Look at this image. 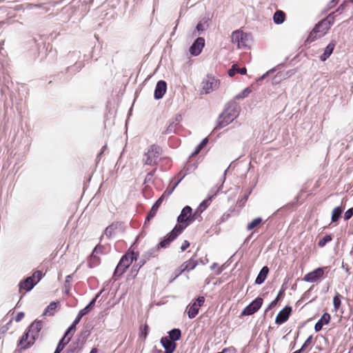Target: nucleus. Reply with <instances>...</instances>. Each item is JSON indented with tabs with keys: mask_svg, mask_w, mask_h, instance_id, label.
Returning a JSON list of instances; mask_svg holds the SVG:
<instances>
[{
	"mask_svg": "<svg viewBox=\"0 0 353 353\" xmlns=\"http://www.w3.org/2000/svg\"><path fill=\"white\" fill-rule=\"evenodd\" d=\"M87 59L86 54H81L79 50L70 51L63 59L64 64L68 65L64 72L59 74L60 79L62 76H67L63 79V81H69L72 76L78 73L84 66Z\"/></svg>",
	"mask_w": 353,
	"mask_h": 353,
	"instance_id": "nucleus-1",
	"label": "nucleus"
},
{
	"mask_svg": "<svg viewBox=\"0 0 353 353\" xmlns=\"http://www.w3.org/2000/svg\"><path fill=\"white\" fill-rule=\"evenodd\" d=\"M239 112L240 105L234 101H229L219 115L215 129H221L230 124L238 117Z\"/></svg>",
	"mask_w": 353,
	"mask_h": 353,
	"instance_id": "nucleus-2",
	"label": "nucleus"
},
{
	"mask_svg": "<svg viewBox=\"0 0 353 353\" xmlns=\"http://www.w3.org/2000/svg\"><path fill=\"white\" fill-rule=\"evenodd\" d=\"M138 256V252H135L134 251L127 252L123 255L114 269L113 276H121L125 272L130 265L134 261L137 260Z\"/></svg>",
	"mask_w": 353,
	"mask_h": 353,
	"instance_id": "nucleus-3",
	"label": "nucleus"
},
{
	"mask_svg": "<svg viewBox=\"0 0 353 353\" xmlns=\"http://www.w3.org/2000/svg\"><path fill=\"white\" fill-rule=\"evenodd\" d=\"M232 42L236 44L238 48L249 49L252 41V34L236 30L231 35Z\"/></svg>",
	"mask_w": 353,
	"mask_h": 353,
	"instance_id": "nucleus-4",
	"label": "nucleus"
},
{
	"mask_svg": "<svg viewBox=\"0 0 353 353\" xmlns=\"http://www.w3.org/2000/svg\"><path fill=\"white\" fill-rule=\"evenodd\" d=\"M43 276V274L41 270H36L31 276L21 281L19 288L20 290L23 289L26 292H30L42 279Z\"/></svg>",
	"mask_w": 353,
	"mask_h": 353,
	"instance_id": "nucleus-5",
	"label": "nucleus"
},
{
	"mask_svg": "<svg viewBox=\"0 0 353 353\" xmlns=\"http://www.w3.org/2000/svg\"><path fill=\"white\" fill-rule=\"evenodd\" d=\"M43 322L41 320L36 319L30 323L27 330L30 333V339L27 343L22 346L21 350H27L31 347L39 336V333L43 327Z\"/></svg>",
	"mask_w": 353,
	"mask_h": 353,
	"instance_id": "nucleus-6",
	"label": "nucleus"
},
{
	"mask_svg": "<svg viewBox=\"0 0 353 353\" xmlns=\"http://www.w3.org/2000/svg\"><path fill=\"white\" fill-rule=\"evenodd\" d=\"M195 219L196 217H194L192 213V208L189 205H186L182 209L180 214L178 216L176 219L178 224L176 225L182 227L183 231Z\"/></svg>",
	"mask_w": 353,
	"mask_h": 353,
	"instance_id": "nucleus-7",
	"label": "nucleus"
},
{
	"mask_svg": "<svg viewBox=\"0 0 353 353\" xmlns=\"http://www.w3.org/2000/svg\"><path fill=\"white\" fill-rule=\"evenodd\" d=\"M161 151V148L158 145L153 144L150 145L148 149V151L144 154V163L149 165L157 164L158 159Z\"/></svg>",
	"mask_w": 353,
	"mask_h": 353,
	"instance_id": "nucleus-8",
	"label": "nucleus"
},
{
	"mask_svg": "<svg viewBox=\"0 0 353 353\" xmlns=\"http://www.w3.org/2000/svg\"><path fill=\"white\" fill-rule=\"evenodd\" d=\"M183 232L182 227L175 225L173 229L168 233L165 236L161 239L159 244V248H166L169 245L175 240Z\"/></svg>",
	"mask_w": 353,
	"mask_h": 353,
	"instance_id": "nucleus-9",
	"label": "nucleus"
},
{
	"mask_svg": "<svg viewBox=\"0 0 353 353\" xmlns=\"http://www.w3.org/2000/svg\"><path fill=\"white\" fill-rule=\"evenodd\" d=\"M263 299L258 296L248 305L241 312L243 316H250L256 313L262 306Z\"/></svg>",
	"mask_w": 353,
	"mask_h": 353,
	"instance_id": "nucleus-10",
	"label": "nucleus"
},
{
	"mask_svg": "<svg viewBox=\"0 0 353 353\" xmlns=\"http://www.w3.org/2000/svg\"><path fill=\"white\" fill-rule=\"evenodd\" d=\"M219 81L212 76L208 75L207 79L202 82V90L205 94H209L218 88Z\"/></svg>",
	"mask_w": 353,
	"mask_h": 353,
	"instance_id": "nucleus-11",
	"label": "nucleus"
},
{
	"mask_svg": "<svg viewBox=\"0 0 353 353\" xmlns=\"http://www.w3.org/2000/svg\"><path fill=\"white\" fill-rule=\"evenodd\" d=\"M205 47V39L198 37L192 43L189 48V52L192 56L196 57L199 55Z\"/></svg>",
	"mask_w": 353,
	"mask_h": 353,
	"instance_id": "nucleus-12",
	"label": "nucleus"
},
{
	"mask_svg": "<svg viewBox=\"0 0 353 353\" xmlns=\"http://www.w3.org/2000/svg\"><path fill=\"white\" fill-rule=\"evenodd\" d=\"M292 308L290 305L284 307L277 314L275 319V323L281 325L286 322L291 315Z\"/></svg>",
	"mask_w": 353,
	"mask_h": 353,
	"instance_id": "nucleus-13",
	"label": "nucleus"
},
{
	"mask_svg": "<svg viewBox=\"0 0 353 353\" xmlns=\"http://www.w3.org/2000/svg\"><path fill=\"white\" fill-rule=\"evenodd\" d=\"M324 274V268H318L313 271L308 272L303 277V281L309 283L316 282Z\"/></svg>",
	"mask_w": 353,
	"mask_h": 353,
	"instance_id": "nucleus-14",
	"label": "nucleus"
},
{
	"mask_svg": "<svg viewBox=\"0 0 353 353\" xmlns=\"http://www.w3.org/2000/svg\"><path fill=\"white\" fill-rule=\"evenodd\" d=\"M167 90V83L163 80H160L157 83L154 92V98L156 100L162 99Z\"/></svg>",
	"mask_w": 353,
	"mask_h": 353,
	"instance_id": "nucleus-15",
	"label": "nucleus"
},
{
	"mask_svg": "<svg viewBox=\"0 0 353 353\" xmlns=\"http://www.w3.org/2000/svg\"><path fill=\"white\" fill-rule=\"evenodd\" d=\"M159 250V245H155L147 252H145L141 256V264H145L151 258L157 256Z\"/></svg>",
	"mask_w": 353,
	"mask_h": 353,
	"instance_id": "nucleus-16",
	"label": "nucleus"
},
{
	"mask_svg": "<svg viewBox=\"0 0 353 353\" xmlns=\"http://www.w3.org/2000/svg\"><path fill=\"white\" fill-rule=\"evenodd\" d=\"M123 225V222L115 221L112 223L110 225L105 228L103 235L105 234L106 238L110 239L116 234V231L120 228Z\"/></svg>",
	"mask_w": 353,
	"mask_h": 353,
	"instance_id": "nucleus-17",
	"label": "nucleus"
},
{
	"mask_svg": "<svg viewBox=\"0 0 353 353\" xmlns=\"http://www.w3.org/2000/svg\"><path fill=\"white\" fill-rule=\"evenodd\" d=\"M160 343L164 349V353H173L177 346L176 343L170 341L165 336L161 339Z\"/></svg>",
	"mask_w": 353,
	"mask_h": 353,
	"instance_id": "nucleus-18",
	"label": "nucleus"
},
{
	"mask_svg": "<svg viewBox=\"0 0 353 353\" xmlns=\"http://www.w3.org/2000/svg\"><path fill=\"white\" fill-rule=\"evenodd\" d=\"M163 200V195L160 196L154 202V203L152 205L150 210L149 211V212L148 213V214L146 216L145 224L146 223V222H149L152 219H153L155 216L159 208L160 207Z\"/></svg>",
	"mask_w": 353,
	"mask_h": 353,
	"instance_id": "nucleus-19",
	"label": "nucleus"
},
{
	"mask_svg": "<svg viewBox=\"0 0 353 353\" xmlns=\"http://www.w3.org/2000/svg\"><path fill=\"white\" fill-rule=\"evenodd\" d=\"M331 319V316L327 312H324L319 321L314 325V330L316 332H320L323 327L325 325H327Z\"/></svg>",
	"mask_w": 353,
	"mask_h": 353,
	"instance_id": "nucleus-20",
	"label": "nucleus"
},
{
	"mask_svg": "<svg viewBox=\"0 0 353 353\" xmlns=\"http://www.w3.org/2000/svg\"><path fill=\"white\" fill-rule=\"evenodd\" d=\"M87 314L88 313L82 309L79 310L72 324L65 330V335H69L72 332H74L76 330V327L79 323L81 319Z\"/></svg>",
	"mask_w": 353,
	"mask_h": 353,
	"instance_id": "nucleus-21",
	"label": "nucleus"
},
{
	"mask_svg": "<svg viewBox=\"0 0 353 353\" xmlns=\"http://www.w3.org/2000/svg\"><path fill=\"white\" fill-rule=\"evenodd\" d=\"M209 24L208 20L203 19L196 24L195 29L192 33V38L195 37L196 36H199L203 34L205 30L208 28Z\"/></svg>",
	"mask_w": 353,
	"mask_h": 353,
	"instance_id": "nucleus-22",
	"label": "nucleus"
},
{
	"mask_svg": "<svg viewBox=\"0 0 353 353\" xmlns=\"http://www.w3.org/2000/svg\"><path fill=\"white\" fill-rule=\"evenodd\" d=\"M336 46V41H330L324 49L323 53L320 56V60L321 61H325L333 53V51Z\"/></svg>",
	"mask_w": 353,
	"mask_h": 353,
	"instance_id": "nucleus-23",
	"label": "nucleus"
},
{
	"mask_svg": "<svg viewBox=\"0 0 353 353\" xmlns=\"http://www.w3.org/2000/svg\"><path fill=\"white\" fill-rule=\"evenodd\" d=\"M213 199L212 196H208L207 199L203 200L199 205L197 207V208L195 210L194 212L193 213L194 217H197V216H199L211 203Z\"/></svg>",
	"mask_w": 353,
	"mask_h": 353,
	"instance_id": "nucleus-24",
	"label": "nucleus"
},
{
	"mask_svg": "<svg viewBox=\"0 0 353 353\" xmlns=\"http://www.w3.org/2000/svg\"><path fill=\"white\" fill-rule=\"evenodd\" d=\"M269 272H270L269 268L266 265L263 266L261 269L259 273L258 274V275L255 279V281H254L255 284L261 285L262 283H263L268 275Z\"/></svg>",
	"mask_w": 353,
	"mask_h": 353,
	"instance_id": "nucleus-25",
	"label": "nucleus"
},
{
	"mask_svg": "<svg viewBox=\"0 0 353 353\" xmlns=\"http://www.w3.org/2000/svg\"><path fill=\"white\" fill-rule=\"evenodd\" d=\"M103 239V234H102L100 236V238H99V243L97 244L94 247V250H92V254H94V255H97L98 254H106L108 252L110 245H108V248H107L105 245L101 244Z\"/></svg>",
	"mask_w": 353,
	"mask_h": 353,
	"instance_id": "nucleus-26",
	"label": "nucleus"
},
{
	"mask_svg": "<svg viewBox=\"0 0 353 353\" xmlns=\"http://www.w3.org/2000/svg\"><path fill=\"white\" fill-rule=\"evenodd\" d=\"M165 337L170 341L176 343L181 337V330L179 328H173L168 332V336Z\"/></svg>",
	"mask_w": 353,
	"mask_h": 353,
	"instance_id": "nucleus-27",
	"label": "nucleus"
},
{
	"mask_svg": "<svg viewBox=\"0 0 353 353\" xmlns=\"http://www.w3.org/2000/svg\"><path fill=\"white\" fill-rule=\"evenodd\" d=\"M199 312V307L196 305V302L190 303L187 306V313L188 318L192 319L196 317Z\"/></svg>",
	"mask_w": 353,
	"mask_h": 353,
	"instance_id": "nucleus-28",
	"label": "nucleus"
},
{
	"mask_svg": "<svg viewBox=\"0 0 353 353\" xmlns=\"http://www.w3.org/2000/svg\"><path fill=\"white\" fill-rule=\"evenodd\" d=\"M247 72V69L245 67L239 68L236 64H233L230 69L228 70V75L230 77H234L236 73H239L241 75H245Z\"/></svg>",
	"mask_w": 353,
	"mask_h": 353,
	"instance_id": "nucleus-29",
	"label": "nucleus"
},
{
	"mask_svg": "<svg viewBox=\"0 0 353 353\" xmlns=\"http://www.w3.org/2000/svg\"><path fill=\"white\" fill-rule=\"evenodd\" d=\"M285 20V14L283 11L278 10L273 15V21L276 25L282 24Z\"/></svg>",
	"mask_w": 353,
	"mask_h": 353,
	"instance_id": "nucleus-30",
	"label": "nucleus"
},
{
	"mask_svg": "<svg viewBox=\"0 0 353 353\" xmlns=\"http://www.w3.org/2000/svg\"><path fill=\"white\" fill-rule=\"evenodd\" d=\"M228 172V169H226L223 173V177L221 179V180L222 181V183L221 184L219 185V186H217V185H215L214 186L210 191L209 192V195L208 196H213V199L218 194V193L219 192V191L221 190L224 182H225V175H226V173Z\"/></svg>",
	"mask_w": 353,
	"mask_h": 353,
	"instance_id": "nucleus-31",
	"label": "nucleus"
},
{
	"mask_svg": "<svg viewBox=\"0 0 353 353\" xmlns=\"http://www.w3.org/2000/svg\"><path fill=\"white\" fill-rule=\"evenodd\" d=\"M198 262L193 257L184 262L181 266L185 271L190 272L194 270L197 265Z\"/></svg>",
	"mask_w": 353,
	"mask_h": 353,
	"instance_id": "nucleus-32",
	"label": "nucleus"
},
{
	"mask_svg": "<svg viewBox=\"0 0 353 353\" xmlns=\"http://www.w3.org/2000/svg\"><path fill=\"white\" fill-rule=\"evenodd\" d=\"M343 212V208L341 206H337L335 208H334L332 212L331 221L332 223L337 222L341 217Z\"/></svg>",
	"mask_w": 353,
	"mask_h": 353,
	"instance_id": "nucleus-33",
	"label": "nucleus"
},
{
	"mask_svg": "<svg viewBox=\"0 0 353 353\" xmlns=\"http://www.w3.org/2000/svg\"><path fill=\"white\" fill-rule=\"evenodd\" d=\"M79 339L77 341H73L70 344L65 352L68 353H81V347H79Z\"/></svg>",
	"mask_w": 353,
	"mask_h": 353,
	"instance_id": "nucleus-34",
	"label": "nucleus"
},
{
	"mask_svg": "<svg viewBox=\"0 0 353 353\" xmlns=\"http://www.w3.org/2000/svg\"><path fill=\"white\" fill-rule=\"evenodd\" d=\"M59 304V302H51L44 310L42 316H52L54 314V311L57 307V305Z\"/></svg>",
	"mask_w": 353,
	"mask_h": 353,
	"instance_id": "nucleus-35",
	"label": "nucleus"
},
{
	"mask_svg": "<svg viewBox=\"0 0 353 353\" xmlns=\"http://www.w3.org/2000/svg\"><path fill=\"white\" fill-rule=\"evenodd\" d=\"M290 71H288L286 72H277L276 74L272 79V84H277L282 80L285 79L288 77H289L290 75Z\"/></svg>",
	"mask_w": 353,
	"mask_h": 353,
	"instance_id": "nucleus-36",
	"label": "nucleus"
},
{
	"mask_svg": "<svg viewBox=\"0 0 353 353\" xmlns=\"http://www.w3.org/2000/svg\"><path fill=\"white\" fill-rule=\"evenodd\" d=\"M180 128L176 124L173 123L172 121H169V125L165 130L162 132V134H170L172 133H176L177 130Z\"/></svg>",
	"mask_w": 353,
	"mask_h": 353,
	"instance_id": "nucleus-37",
	"label": "nucleus"
},
{
	"mask_svg": "<svg viewBox=\"0 0 353 353\" xmlns=\"http://www.w3.org/2000/svg\"><path fill=\"white\" fill-rule=\"evenodd\" d=\"M209 142V139L208 137L204 138L195 148L194 152L190 155V158L198 154L205 147V145Z\"/></svg>",
	"mask_w": 353,
	"mask_h": 353,
	"instance_id": "nucleus-38",
	"label": "nucleus"
},
{
	"mask_svg": "<svg viewBox=\"0 0 353 353\" xmlns=\"http://www.w3.org/2000/svg\"><path fill=\"white\" fill-rule=\"evenodd\" d=\"M252 190H253V188H250L248 190H247L245 191V192L244 193V194L242 196V197L237 201L236 205L239 207L242 208L245 205L246 201H248L250 195L251 194V193L252 192Z\"/></svg>",
	"mask_w": 353,
	"mask_h": 353,
	"instance_id": "nucleus-39",
	"label": "nucleus"
},
{
	"mask_svg": "<svg viewBox=\"0 0 353 353\" xmlns=\"http://www.w3.org/2000/svg\"><path fill=\"white\" fill-rule=\"evenodd\" d=\"M315 26H319V28L316 30L318 31L319 37H323L328 31V30L330 28L327 25L323 23V20L319 21L317 24Z\"/></svg>",
	"mask_w": 353,
	"mask_h": 353,
	"instance_id": "nucleus-40",
	"label": "nucleus"
},
{
	"mask_svg": "<svg viewBox=\"0 0 353 353\" xmlns=\"http://www.w3.org/2000/svg\"><path fill=\"white\" fill-rule=\"evenodd\" d=\"M319 26H315L313 28V30L310 32L309 34L306 42L307 43H312L315 40L320 39L321 37H319L318 31L316 30L319 28Z\"/></svg>",
	"mask_w": 353,
	"mask_h": 353,
	"instance_id": "nucleus-41",
	"label": "nucleus"
},
{
	"mask_svg": "<svg viewBox=\"0 0 353 353\" xmlns=\"http://www.w3.org/2000/svg\"><path fill=\"white\" fill-rule=\"evenodd\" d=\"M187 175V172L183 173L182 171L179 172L176 176L172 177L170 179V183H174L175 186H178V185L181 183V181Z\"/></svg>",
	"mask_w": 353,
	"mask_h": 353,
	"instance_id": "nucleus-42",
	"label": "nucleus"
},
{
	"mask_svg": "<svg viewBox=\"0 0 353 353\" xmlns=\"http://www.w3.org/2000/svg\"><path fill=\"white\" fill-rule=\"evenodd\" d=\"M68 335H65V332L64 333L63 337L59 340L57 345V347H56V350H58L59 351H62L63 350V348L65 347V346L70 342V337L68 338V339L65 341V339L66 337L68 336Z\"/></svg>",
	"mask_w": 353,
	"mask_h": 353,
	"instance_id": "nucleus-43",
	"label": "nucleus"
},
{
	"mask_svg": "<svg viewBox=\"0 0 353 353\" xmlns=\"http://www.w3.org/2000/svg\"><path fill=\"white\" fill-rule=\"evenodd\" d=\"M263 223V219L261 217H257L254 219L250 223H249L247 226V230L250 231L259 226L261 223Z\"/></svg>",
	"mask_w": 353,
	"mask_h": 353,
	"instance_id": "nucleus-44",
	"label": "nucleus"
},
{
	"mask_svg": "<svg viewBox=\"0 0 353 353\" xmlns=\"http://www.w3.org/2000/svg\"><path fill=\"white\" fill-rule=\"evenodd\" d=\"M100 263V259L97 255H94L91 254L90 258L88 260V267L90 268H93L97 266Z\"/></svg>",
	"mask_w": 353,
	"mask_h": 353,
	"instance_id": "nucleus-45",
	"label": "nucleus"
},
{
	"mask_svg": "<svg viewBox=\"0 0 353 353\" xmlns=\"http://www.w3.org/2000/svg\"><path fill=\"white\" fill-rule=\"evenodd\" d=\"M30 336V333L28 330H26V332L23 333L22 336L19 341L18 345L21 346V349L22 348V346H24L27 342L29 341L28 339Z\"/></svg>",
	"mask_w": 353,
	"mask_h": 353,
	"instance_id": "nucleus-46",
	"label": "nucleus"
},
{
	"mask_svg": "<svg viewBox=\"0 0 353 353\" xmlns=\"http://www.w3.org/2000/svg\"><path fill=\"white\" fill-rule=\"evenodd\" d=\"M335 15H336V13L334 12H332L331 13H330L328 14V16L323 19V24H327V26H329L330 28L331 27L332 25H333L334 22V17H335Z\"/></svg>",
	"mask_w": 353,
	"mask_h": 353,
	"instance_id": "nucleus-47",
	"label": "nucleus"
},
{
	"mask_svg": "<svg viewBox=\"0 0 353 353\" xmlns=\"http://www.w3.org/2000/svg\"><path fill=\"white\" fill-rule=\"evenodd\" d=\"M332 240V234H326L323 238H321L319 242L318 245L320 248L324 247L327 243L330 242Z\"/></svg>",
	"mask_w": 353,
	"mask_h": 353,
	"instance_id": "nucleus-48",
	"label": "nucleus"
},
{
	"mask_svg": "<svg viewBox=\"0 0 353 353\" xmlns=\"http://www.w3.org/2000/svg\"><path fill=\"white\" fill-rule=\"evenodd\" d=\"M150 328L149 326L145 323L143 327L140 328L139 336L145 341L149 334Z\"/></svg>",
	"mask_w": 353,
	"mask_h": 353,
	"instance_id": "nucleus-49",
	"label": "nucleus"
},
{
	"mask_svg": "<svg viewBox=\"0 0 353 353\" xmlns=\"http://www.w3.org/2000/svg\"><path fill=\"white\" fill-rule=\"evenodd\" d=\"M287 283H288V281H285L282 285H281V288L280 289V290L279 291L276 296V299H277L279 301L283 298V296H285V290L288 289V286H287Z\"/></svg>",
	"mask_w": 353,
	"mask_h": 353,
	"instance_id": "nucleus-50",
	"label": "nucleus"
},
{
	"mask_svg": "<svg viewBox=\"0 0 353 353\" xmlns=\"http://www.w3.org/2000/svg\"><path fill=\"white\" fill-rule=\"evenodd\" d=\"M251 92V89L250 88H245L240 93L236 94L234 97L236 100L243 99L248 96V94Z\"/></svg>",
	"mask_w": 353,
	"mask_h": 353,
	"instance_id": "nucleus-51",
	"label": "nucleus"
},
{
	"mask_svg": "<svg viewBox=\"0 0 353 353\" xmlns=\"http://www.w3.org/2000/svg\"><path fill=\"white\" fill-rule=\"evenodd\" d=\"M141 259H139V262L137 264H134L132 268L130 273L133 276H136L138 274L139 270L140 268L143 266L145 264H141Z\"/></svg>",
	"mask_w": 353,
	"mask_h": 353,
	"instance_id": "nucleus-52",
	"label": "nucleus"
},
{
	"mask_svg": "<svg viewBox=\"0 0 353 353\" xmlns=\"http://www.w3.org/2000/svg\"><path fill=\"white\" fill-rule=\"evenodd\" d=\"M184 272L185 270L183 269L181 265L176 268L173 272V274L170 280V283L173 282L178 276H179Z\"/></svg>",
	"mask_w": 353,
	"mask_h": 353,
	"instance_id": "nucleus-53",
	"label": "nucleus"
},
{
	"mask_svg": "<svg viewBox=\"0 0 353 353\" xmlns=\"http://www.w3.org/2000/svg\"><path fill=\"white\" fill-rule=\"evenodd\" d=\"M341 295L336 294L333 298V305L336 310H339L341 305Z\"/></svg>",
	"mask_w": 353,
	"mask_h": 353,
	"instance_id": "nucleus-54",
	"label": "nucleus"
},
{
	"mask_svg": "<svg viewBox=\"0 0 353 353\" xmlns=\"http://www.w3.org/2000/svg\"><path fill=\"white\" fill-rule=\"evenodd\" d=\"M72 279V274H69L66 276L65 281L64 282V288L65 290V293H68L70 290V282Z\"/></svg>",
	"mask_w": 353,
	"mask_h": 353,
	"instance_id": "nucleus-55",
	"label": "nucleus"
},
{
	"mask_svg": "<svg viewBox=\"0 0 353 353\" xmlns=\"http://www.w3.org/2000/svg\"><path fill=\"white\" fill-rule=\"evenodd\" d=\"M294 205V202H290L277 210L276 213H283L285 210H291Z\"/></svg>",
	"mask_w": 353,
	"mask_h": 353,
	"instance_id": "nucleus-56",
	"label": "nucleus"
},
{
	"mask_svg": "<svg viewBox=\"0 0 353 353\" xmlns=\"http://www.w3.org/2000/svg\"><path fill=\"white\" fill-rule=\"evenodd\" d=\"M97 302L96 298H93L88 304L82 310L85 311V312L89 313L94 307L95 303Z\"/></svg>",
	"mask_w": 353,
	"mask_h": 353,
	"instance_id": "nucleus-57",
	"label": "nucleus"
},
{
	"mask_svg": "<svg viewBox=\"0 0 353 353\" xmlns=\"http://www.w3.org/2000/svg\"><path fill=\"white\" fill-rule=\"evenodd\" d=\"M282 65H283V64H279L277 66H276V67L269 70L268 71H267L265 74H263L262 76H261L259 78V81L264 79L267 76H268L270 74L274 72L279 68H280Z\"/></svg>",
	"mask_w": 353,
	"mask_h": 353,
	"instance_id": "nucleus-58",
	"label": "nucleus"
},
{
	"mask_svg": "<svg viewBox=\"0 0 353 353\" xmlns=\"http://www.w3.org/2000/svg\"><path fill=\"white\" fill-rule=\"evenodd\" d=\"M353 216V208H349L344 214L343 219L345 221H348Z\"/></svg>",
	"mask_w": 353,
	"mask_h": 353,
	"instance_id": "nucleus-59",
	"label": "nucleus"
},
{
	"mask_svg": "<svg viewBox=\"0 0 353 353\" xmlns=\"http://www.w3.org/2000/svg\"><path fill=\"white\" fill-rule=\"evenodd\" d=\"M89 335H90L89 330H83L79 334V339H80V341L81 340V342L83 343V341H85L87 339V338L88 337Z\"/></svg>",
	"mask_w": 353,
	"mask_h": 353,
	"instance_id": "nucleus-60",
	"label": "nucleus"
},
{
	"mask_svg": "<svg viewBox=\"0 0 353 353\" xmlns=\"http://www.w3.org/2000/svg\"><path fill=\"white\" fill-rule=\"evenodd\" d=\"M12 320L10 319L5 325L2 326L0 328V335L3 334L9 330V327L12 324Z\"/></svg>",
	"mask_w": 353,
	"mask_h": 353,
	"instance_id": "nucleus-61",
	"label": "nucleus"
},
{
	"mask_svg": "<svg viewBox=\"0 0 353 353\" xmlns=\"http://www.w3.org/2000/svg\"><path fill=\"white\" fill-rule=\"evenodd\" d=\"M279 303V301L276 299H274L273 301H272L270 304L268 305V307L265 310V314H266L269 310H272L273 307H274Z\"/></svg>",
	"mask_w": 353,
	"mask_h": 353,
	"instance_id": "nucleus-62",
	"label": "nucleus"
},
{
	"mask_svg": "<svg viewBox=\"0 0 353 353\" xmlns=\"http://www.w3.org/2000/svg\"><path fill=\"white\" fill-rule=\"evenodd\" d=\"M313 288H314V285H312L309 290H307L306 292H304V294H303V296L301 297L302 301H305V300H307L310 299L311 292L313 290Z\"/></svg>",
	"mask_w": 353,
	"mask_h": 353,
	"instance_id": "nucleus-63",
	"label": "nucleus"
},
{
	"mask_svg": "<svg viewBox=\"0 0 353 353\" xmlns=\"http://www.w3.org/2000/svg\"><path fill=\"white\" fill-rule=\"evenodd\" d=\"M312 335H310L307 337V339L305 341L301 348H303V351H304L312 343Z\"/></svg>",
	"mask_w": 353,
	"mask_h": 353,
	"instance_id": "nucleus-64",
	"label": "nucleus"
}]
</instances>
